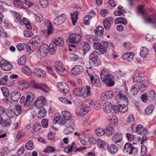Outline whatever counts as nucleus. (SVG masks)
Instances as JSON below:
<instances>
[{
  "instance_id": "4468645a",
  "label": "nucleus",
  "mask_w": 156,
  "mask_h": 156,
  "mask_svg": "<svg viewBox=\"0 0 156 156\" xmlns=\"http://www.w3.org/2000/svg\"><path fill=\"white\" fill-rule=\"evenodd\" d=\"M93 47L95 49L98 50L101 54H105L107 52V49L105 47L100 43H94Z\"/></svg>"
},
{
  "instance_id": "aec40b11",
  "label": "nucleus",
  "mask_w": 156,
  "mask_h": 156,
  "mask_svg": "<svg viewBox=\"0 0 156 156\" xmlns=\"http://www.w3.org/2000/svg\"><path fill=\"white\" fill-rule=\"evenodd\" d=\"M66 17L64 14H62L61 15L57 17L53 20L54 23L58 25L62 24L65 20Z\"/></svg>"
},
{
  "instance_id": "de8ad7c7",
  "label": "nucleus",
  "mask_w": 156,
  "mask_h": 156,
  "mask_svg": "<svg viewBox=\"0 0 156 156\" xmlns=\"http://www.w3.org/2000/svg\"><path fill=\"white\" fill-rule=\"evenodd\" d=\"M106 133L108 135H111L114 134L115 130L112 127L110 126H108L105 128Z\"/></svg>"
},
{
  "instance_id": "e433bc0d",
  "label": "nucleus",
  "mask_w": 156,
  "mask_h": 156,
  "mask_svg": "<svg viewBox=\"0 0 156 156\" xmlns=\"http://www.w3.org/2000/svg\"><path fill=\"white\" fill-rule=\"evenodd\" d=\"M74 129L72 126L66 127L63 130V133L65 134H69L73 132Z\"/></svg>"
},
{
  "instance_id": "0eeeda50",
  "label": "nucleus",
  "mask_w": 156,
  "mask_h": 156,
  "mask_svg": "<svg viewBox=\"0 0 156 156\" xmlns=\"http://www.w3.org/2000/svg\"><path fill=\"white\" fill-rule=\"evenodd\" d=\"M11 12L13 15L15 16L19 23H21L22 25L24 24L27 28L29 30L31 28L30 22L27 19L25 18H23L22 21H21L20 17L17 12L14 11H12Z\"/></svg>"
},
{
  "instance_id": "c9c22d12",
  "label": "nucleus",
  "mask_w": 156,
  "mask_h": 156,
  "mask_svg": "<svg viewBox=\"0 0 156 156\" xmlns=\"http://www.w3.org/2000/svg\"><path fill=\"white\" fill-rule=\"evenodd\" d=\"M88 112V111H86L85 108H77L76 111V114L78 116H81L82 115H84Z\"/></svg>"
},
{
  "instance_id": "9b49d317",
  "label": "nucleus",
  "mask_w": 156,
  "mask_h": 156,
  "mask_svg": "<svg viewBox=\"0 0 156 156\" xmlns=\"http://www.w3.org/2000/svg\"><path fill=\"white\" fill-rule=\"evenodd\" d=\"M132 129L133 132L137 133L139 134H147L148 133V130L141 124L138 125L135 127H132Z\"/></svg>"
},
{
  "instance_id": "4c0bfd02",
  "label": "nucleus",
  "mask_w": 156,
  "mask_h": 156,
  "mask_svg": "<svg viewBox=\"0 0 156 156\" xmlns=\"http://www.w3.org/2000/svg\"><path fill=\"white\" fill-rule=\"evenodd\" d=\"M148 54V50L147 48L145 47H142L140 50V56L143 58H145Z\"/></svg>"
},
{
  "instance_id": "603ef678",
  "label": "nucleus",
  "mask_w": 156,
  "mask_h": 156,
  "mask_svg": "<svg viewBox=\"0 0 156 156\" xmlns=\"http://www.w3.org/2000/svg\"><path fill=\"white\" fill-rule=\"evenodd\" d=\"M25 147L28 150H32L34 147V145L33 142L31 141H29L26 143Z\"/></svg>"
},
{
  "instance_id": "ea45409f",
  "label": "nucleus",
  "mask_w": 156,
  "mask_h": 156,
  "mask_svg": "<svg viewBox=\"0 0 156 156\" xmlns=\"http://www.w3.org/2000/svg\"><path fill=\"white\" fill-rule=\"evenodd\" d=\"M139 86L137 85H135L132 87L130 90V92L132 94L134 95L137 94L138 89H139Z\"/></svg>"
},
{
  "instance_id": "6e6d98bb",
  "label": "nucleus",
  "mask_w": 156,
  "mask_h": 156,
  "mask_svg": "<svg viewBox=\"0 0 156 156\" xmlns=\"http://www.w3.org/2000/svg\"><path fill=\"white\" fill-rule=\"evenodd\" d=\"M41 125L39 123H35L33 127V130L35 132L38 131L41 129Z\"/></svg>"
},
{
  "instance_id": "ddd939ff",
  "label": "nucleus",
  "mask_w": 156,
  "mask_h": 156,
  "mask_svg": "<svg viewBox=\"0 0 156 156\" xmlns=\"http://www.w3.org/2000/svg\"><path fill=\"white\" fill-rule=\"evenodd\" d=\"M45 23L46 24V26L47 29L43 30L42 32L46 36H48L53 33L54 29L52 27L50 22L46 20L45 21Z\"/></svg>"
},
{
  "instance_id": "6ab92c4d",
  "label": "nucleus",
  "mask_w": 156,
  "mask_h": 156,
  "mask_svg": "<svg viewBox=\"0 0 156 156\" xmlns=\"http://www.w3.org/2000/svg\"><path fill=\"white\" fill-rule=\"evenodd\" d=\"M83 71V67L80 65H76L71 69L72 73L74 75H78L82 73Z\"/></svg>"
},
{
  "instance_id": "4d7b16f0",
  "label": "nucleus",
  "mask_w": 156,
  "mask_h": 156,
  "mask_svg": "<svg viewBox=\"0 0 156 156\" xmlns=\"http://www.w3.org/2000/svg\"><path fill=\"white\" fill-rule=\"evenodd\" d=\"M98 144V146L100 148L104 147L106 145L105 142L100 139L97 140Z\"/></svg>"
},
{
  "instance_id": "58836bf2",
  "label": "nucleus",
  "mask_w": 156,
  "mask_h": 156,
  "mask_svg": "<svg viewBox=\"0 0 156 156\" xmlns=\"http://www.w3.org/2000/svg\"><path fill=\"white\" fill-rule=\"evenodd\" d=\"M82 49L85 54L89 51L90 49V46L89 44L86 42H84L82 43Z\"/></svg>"
},
{
  "instance_id": "c756f323",
  "label": "nucleus",
  "mask_w": 156,
  "mask_h": 156,
  "mask_svg": "<svg viewBox=\"0 0 156 156\" xmlns=\"http://www.w3.org/2000/svg\"><path fill=\"white\" fill-rule=\"evenodd\" d=\"M108 151L111 154H115L118 151L117 147L114 144L109 146L108 147Z\"/></svg>"
},
{
  "instance_id": "9d476101",
  "label": "nucleus",
  "mask_w": 156,
  "mask_h": 156,
  "mask_svg": "<svg viewBox=\"0 0 156 156\" xmlns=\"http://www.w3.org/2000/svg\"><path fill=\"white\" fill-rule=\"evenodd\" d=\"M46 101L42 96L37 97L35 100L34 104L36 108L38 109L42 108L45 104Z\"/></svg>"
},
{
  "instance_id": "e2e57ef3",
  "label": "nucleus",
  "mask_w": 156,
  "mask_h": 156,
  "mask_svg": "<svg viewBox=\"0 0 156 156\" xmlns=\"http://www.w3.org/2000/svg\"><path fill=\"white\" fill-rule=\"evenodd\" d=\"M55 149L53 147L51 146H48L44 150V151L45 152L47 153H50L55 151Z\"/></svg>"
},
{
  "instance_id": "f03ea898",
  "label": "nucleus",
  "mask_w": 156,
  "mask_h": 156,
  "mask_svg": "<svg viewBox=\"0 0 156 156\" xmlns=\"http://www.w3.org/2000/svg\"><path fill=\"white\" fill-rule=\"evenodd\" d=\"M108 71L106 68L103 69L101 73V78L108 86H112L115 83L114 78L112 76L108 74Z\"/></svg>"
},
{
  "instance_id": "864d4df0",
  "label": "nucleus",
  "mask_w": 156,
  "mask_h": 156,
  "mask_svg": "<svg viewBox=\"0 0 156 156\" xmlns=\"http://www.w3.org/2000/svg\"><path fill=\"white\" fill-rule=\"evenodd\" d=\"M92 17V16L90 15L87 16H85L83 20L84 23L85 25H88L90 22V20L91 18Z\"/></svg>"
},
{
  "instance_id": "1a4fd4ad",
  "label": "nucleus",
  "mask_w": 156,
  "mask_h": 156,
  "mask_svg": "<svg viewBox=\"0 0 156 156\" xmlns=\"http://www.w3.org/2000/svg\"><path fill=\"white\" fill-rule=\"evenodd\" d=\"M81 39L80 35L75 34H70L67 38V42L75 44L79 42Z\"/></svg>"
},
{
  "instance_id": "a211bd4d",
  "label": "nucleus",
  "mask_w": 156,
  "mask_h": 156,
  "mask_svg": "<svg viewBox=\"0 0 156 156\" xmlns=\"http://www.w3.org/2000/svg\"><path fill=\"white\" fill-rule=\"evenodd\" d=\"M113 92L112 91H105L102 94L101 99L104 101L111 99L113 96Z\"/></svg>"
},
{
  "instance_id": "39448f33",
  "label": "nucleus",
  "mask_w": 156,
  "mask_h": 156,
  "mask_svg": "<svg viewBox=\"0 0 156 156\" xmlns=\"http://www.w3.org/2000/svg\"><path fill=\"white\" fill-rule=\"evenodd\" d=\"M98 52L96 51L92 52L89 55V64L92 66H97L100 65V59L98 57Z\"/></svg>"
},
{
  "instance_id": "3c124183",
  "label": "nucleus",
  "mask_w": 156,
  "mask_h": 156,
  "mask_svg": "<svg viewBox=\"0 0 156 156\" xmlns=\"http://www.w3.org/2000/svg\"><path fill=\"white\" fill-rule=\"evenodd\" d=\"M93 102L91 100H87L83 101V105L85 107H89L93 105Z\"/></svg>"
},
{
  "instance_id": "4be33fe9",
  "label": "nucleus",
  "mask_w": 156,
  "mask_h": 156,
  "mask_svg": "<svg viewBox=\"0 0 156 156\" xmlns=\"http://www.w3.org/2000/svg\"><path fill=\"white\" fill-rule=\"evenodd\" d=\"M20 96L21 93L18 90H14L11 94V98L13 101H18Z\"/></svg>"
},
{
  "instance_id": "f704fd0d",
  "label": "nucleus",
  "mask_w": 156,
  "mask_h": 156,
  "mask_svg": "<svg viewBox=\"0 0 156 156\" xmlns=\"http://www.w3.org/2000/svg\"><path fill=\"white\" fill-rule=\"evenodd\" d=\"M95 34L99 36H101L103 34L104 32V29L102 27L98 26L96 27L94 30Z\"/></svg>"
},
{
  "instance_id": "7ed1b4c3",
  "label": "nucleus",
  "mask_w": 156,
  "mask_h": 156,
  "mask_svg": "<svg viewBox=\"0 0 156 156\" xmlns=\"http://www.w3.org/2000/svg\"><path fill=\"white\" fill-rule=\"evenodd\" d=\"M86 89L87 90L83 89L80 87L77 88L73 90V93L76 96H83L84 98H86L91 95L90 87L88 86H87Z\"/></svg>"
},
{
  "instance_id": "a18cd8bd",
  "label": "nucleus",
  "mask_w": 156,
  "mask_h": 156,
  "mask_svg": "<svg viewBox=\"0 0 156 156\" xmlns=\"http://www.w3.org/2000/svg\"><path fill=\"white\" fill-rule=\"evenodd\" d=\"M154 108V106L152 105L148 106L145 110V113L147 114H150L153 111Z\"/></svg>"
},
{
  "instance_id": "774afa93",
  "label": "nucleus",
  "mask_w": 156,
  "mask_h": 156,
  "mask_svg": "<svg viewBox=\"0 0 156 156\" xmlns=\"http://www.w3.org/2000/svg\"><path fill=\"white\" fill-rule=\"evenodd\" d=\"M26 46V44L24 43H20L17 46V48L19 51L23 50Z\"/></svg>"
},
{
  "instance_id": "6e6552de",
  "label": "nucleus",
  "mask_w": 156,
  "mask_h": 156,
  "mask_svg": "<svg viewBox=\"0 0 156 156\" xmlns=\"http://www.w3.org/2000/svg\"><path fill=\"white\" fill-rule=\"evenodd\" d=\"M57 73L61 76H65L68 73L67 70L63 67V64L60 61H57L55 63Z\"/></svg>"
},
{
  "instance_id": "2eb2a0df",
  "label": "nucleus",
  "mask_w": 156,
  "mask_h": 156,
  "mask_svg": "<svg viewBox=\"0 0 156 156\" xmlns=\"http://www.w3.org/2000/svg\"><path fill=\"white\" fill-rule=\"evenodd\" d=\"M123 137V134L122 133H118L112 137V141L113 143L116 144L121 143L122 141Z\"/></svg>"
},
{
  "instance_id": "f8f14e48",
  "label": "nucleus",
  "mask_w": 156,
  "mask_h": 156,
  "mask_svg": "<svg viewBox=\"0 0 156 156\" xmlns=\"http://www.w3.org/2000/svg\"><path fill=\"white\" fill-rule=\"evenodd\" d=\"M136 151V149L135 147H133L132 144L130 143H126L124 147V152L125 153L129 154H133L134 152Z\"/></svg>"
},
{
  "instance_id": "09e8293b",
  "label": "nucleus",
  "mask_w": 156,
  "mask_h": 156,
  "mask_svg": "<svg viewBox=\"0 0 156 156\" xmlns=\"http://www.w3.org/2000/svg\"><path fill=\"white\" fill-rule=\"evenodd\" d=\"M103 25L105 30H108L110 27V23L108 19L104 20L103 22Z\"/></svg>"
},
{
  "instance_id": "423d86ee",
  "label": "nucleus",
  "mask_w": 156,
  "mask_h": 156,
  "mask_svg": "<svg viewBox=\"0 0 156 156\" xmlns=\"http://www.w3.org/2000/svg\"><path fill=\"white\" fill-rule=\"evenodd\" d=\"M48 46L44 44L41 45L37 50V56L40 59L45 58L48 55Z\"/></svg>"
},
{
  "instance_id": "49530a36",
  "label": "nucleus",
  "mask_w": 156,
  "mask_h": 156,
  "mask_svg": "<svg viewBox=\"0 0 156 156\" xmlns=\"http://www.w3.org/2000/svg\"><path fill=\"white\" fill-rule=\"evenodd\" d=\"M13 3L14 5L17 8H21L23 7L21 0H14Z\"/></svg>"
},
{
  "instance_id": "412c9836",
  "label": "nucleus",
  "mask_w": 156,
  "mask_h": 156,
  "mask_svg": "<svg viewBox=\"0 0 156 156\" xmlns=\"http://www.w3.org/2000/svg\"><path fill=\"white\" fill-rule=\"evenodd\" d=\"M0 67L2 69L6 71H9L12 68V65L5 61L1 62Z\"/></svg>"
},
{
  "instance_id": "13d9d810",
  "label": "nucleus",
  "mask_w": 156,
  "mask_h": 156,
  "mask_svg": "<svg viewBox=\"0 0 156 156\" xmlns=\"http://www.w3.org/2000/svg\"><path fill=\"white\" fill-rule=\"evenodd\" d=\"M25 132L23 130L20 131L18 133L16 137V140L18 141L24 135Z\"/></svg>"
},
{
  "instance_id": "c03bdc74",
  "label": "nucleus",
  "mask_w": 156,
  "mask_h": 156,
  "mask_svg": "<svg viewBox=\"0 0 156 156\" xmlns=\"http://www.w3.org/2000/svg\"><path fill=\"white\" fill-rule=\"evenodd\" d=\"M59 100L62 103L66 105H71L72 102L70 101L68 99L63 97H60L58 98Z\"/></svg>"
},
{
  "instance_id": "dca6fc26",
  "label": "nucleus",
  "mask_w": 156,
  "mask_h": 156,
  "mask_svg": "<svg viewBox=\"0 0 156 156\" xmlns=\"http://www.w3.org/2000/svg\"><path fill=\"white\" fill-rule=\"evenodd\" d=\"M35 98L34 94L32 93H30L28 94L24 102V105L25 106H29L33 103V101Z\"/></svg>"
},
{
  "instance_id": "a19ab883",
  "label": "nucleus",
  "mask_w": 156,
  "mask_h": 156,
  "mask_svg": "<svg viewBox=\"0 0 156 156\" xmlns=\"http://www.w3.org/2000/svg\"><path fill=\"white\" fill-rule=\"evenodd\" d=\"M118 10L115 11L114 13V15L116 16L122 15L124 14L122 7L121 6H119L118 7Z\"/></svg>"
},
{
  "instance_id": "f257e3e1",
  "label": "nucleus",
  "mask_w": 156,
  "mask_h": 156,
  "mask_svg": "<svg viewBox=\"0 0 156 156\" xmlns=\"http://www.w3.org/2000/svg\"><path fill=\"white\" fill-rule=\"evenodd\" d=\"M115 99L117 103L119 105L120 108L123 109L120 112H126L127 109L126 106L129 103L127 98L122 94L119 93L116 96Z\"/></svg>"
},
{
  "instance_id": "bf43d9fd",
  "label": "nucleus",
  "mask_w": 156,
  "mask_h": 156,
  "mask_svg": "<svg viewBox=\"0 0 156 156\" xmlns=\"http://www.w3.org/2000/svg\"><path fill=\"white\" fill-rule=\"evenodd\" d=\"M1 89L5 96L7 97L9 95V91L6 88L2 87L1 88Z\"/></svg>"
},
{
  "instance_id": "338daca9",
  "label": "nucleus",
  "mask_w": 156,
  "mask_h": 156,
  "mask_svg": "<svg viewBox=\"0 0 156 156\" xmlns=\"http://www.w3.org/2000/svg\"><path fill=\"white\" fill-rule=\"evenodd\" d=\"M47 137L49 140H52L55 138V133L53 132H50L48 133Z\"/></svg>"
},
{
  "instance_id": "b1692460",
  "label": "nucleus",
  "mask_w": 156,
  "mask_h": 156,
  "mask_svg": "<svg viewBox=\"0 0 156 156\" xmlns=\"http://www.w3.org/2000/svg\"><path fill=\"white\" fill-rule=\"evenodd\" d=\"M19 88L20 89L23 90L27 89L29 87V83L26 81H20L18 83Z\"/></svg>"
},
{
  "instance_id": "bb28decb",
  "label": "nucleus",
  "mask_w": 156,
  "mask_h": 156,
  "mask_svg": "<svg viewBox=\"0 0 156 156\" xmlns=\"http://www.w3.org/2000/svg\"><path fill=\"white\" fill-rule=\"evenodd\" d=\"M34 72L35 75L38 77H43L45 76V72L41 69H36Z\"/></svg>"
},
{
  "instance_id": "393cba45",
  "label": "nucleus",
  "mask_w": 156,
  "mask_h": 156,
  "mask_svg": "<svg viewBox=\"0 0 156 156\" xmlns=\"http://www.w3.org/2000/svg\"><path fill=\"white\" fill-rule=\"evenodd\" d=\"M113 106L112 104L109 102H106L103 105L104 111L106 113H109L111 112Z\"/></svg>"
},
{
  "instance_id": "c85d7f7f",
  "label": "nucleus",
  "mask_w": 156,
  "mask_h": 156,
  "mask_svg": "<svg viewBox=\"0 0 156 156\" xmlns=\"http://www.w3.org/2000/svg\"><path fill=\"white\" fill-rule=\"evenodd\" d=\"M38 89H40L45 93L49 94L50 91V89L46 84L44 83H40Z\"/></svg>"
},
{
  "instance_id": "7c9ffc66",
  "label": "nucleus",
  "mask_w": 156,
  "mask_h": 156,
  "mask_svg": "<svg viewBox=\"0 0 156 156\" xmlns=\"http://www.w3.org/2000/svg\"><path fill=\"white\" fill-rule=\"evenodd\" d=\"M22 71L25 74L28 76H30L32 74V71L30 67L27 66H23L22 68Z\"/></svg>"
},
{
  "instance_id": "8fccbe9b",
  "label": "nucleus",
  "mask_w": 156,
  "mask_h": 156,
  "mask_svg": "<svg viewBox=\"0 0 156 156\" xmlns=\"http://www.w3.org/2000/svg\"><path fill=\"white\" fill-rule=\"evenodd\" d=\"M95 132L96 134L99 136H102L105 133V130L101 128L97 129Z\"/></svg>"
},
{
  "instance_id": "cd10ccee",
  "label": "nucleus",
  "mask_w": 156,
  "mask_h": 156,
  "mask_svg": "<svg viewBox=\"0 0 156 156\" xmlns=\"http://www.w3.org/2000/svg\"><path fill=\"white\" fill-rule=\"evenodd\" d=\"M134 54L132 52H126L124 53L122 55V58L125 60L129 61L133 58Z\"/></svg>"
},
{
  "instance_id": "473e14b6",
  "label": "nucleus",
  "mask_w": 156,
  "mask_h": 156,
  "mask_svg": "<svg viewBox=\"0 0 156 156\" xmlns=\"http://www.w3.org/2000/svg\"><path fill=\"white\" fill-rule=\"evenodd\" d=\"M115 22L116 24L122 23L124 25H126L127 23L126 20L124 17H118L116 19Z\"/></svg>"
},
{
  "instance_id": "f3484780",
  "label": "nucleus",
  "mask_w": 156,
  "mask_h": 156,
  "mask_svg": "<svg viewBox=\"0 0 156 156\" xmlns=\"http://www.w3.org/2000/svg\"><path fill=\"white\" fill-rule=\"evenodd\" d=\"M59 91L63 93H66L69 91L68 87L67 85L64 82H59L57 85Z\"/></svg>"
},
{
  "instance_id": "20e7f679",
  "label": "nucleus",
  "mask_w": 156,
  "mask_h": 156,
  "mask_svg": "<svg viewBox=\"0 0 156 156\" xmlns=\"http://www.w3.org/2000/svg\"><path fill=\"white\" fill-rule=\"evenodd\" d=\"M40 43V41L38 36L33 37L30 41V43L26 46L27 51L31 53L37 49Z\"/></svg>"
},
{
  "instance_id": "5701e85b",
  "label": "nucleus",
  "mask_w": 156,
  "mask_h": 156,
  "mask_svg": "<svg viewBox=\"0 0 156 156\" xmlns=\"http://www.w3.org/2000/svg\"><path fill=\"white\" fill-rule=\"evenodd\" d=\"M52 42H53L57 46L62 47L64 44V40L60 37L53 38Z\"/></svg>"
},
{
  "instance_id": "72a5a7b5",
  "label": "nucleus",
  "mask_w": 156,
  "mask_h": 156,
  "mask_svg": "<svg viewBox=\"0 0 156 156\" xmlns=\"http://www.w3.org/2000/svg\"><path fill=\"white\" fill-rule=\"evenodd\" d=\"M148 85V81L146 80H143L141 82V84L139 86V89L141 91H144Z\"/></svg>"
},
{
  "instance_id": "a878e982",
  "label": "nucleus",
  "mask_w": 156,
  "mask_h": 156,
  "mask_svg": "<svg viewBox=\"0 0 156 156\" xmlns=\"http://www.w3.org/2000/svg\"><path fill=\"white\" fill-rule=\"evenodd\" d=\"M145 21L147 23L156 22V15H152L144 17Z\"/></svg>"
},
{
  "instance_id": "680f3d73",
  "label": "nucleus",
  "mask_w": 156,
  "mask_h": 156,
  "mask_svg": "<svg viewBox=\"0 0 156 156\" xmlns=\"http://www.w3.org/2000/svg\"><path fill=\"white\" fill-rule=\"evenodd\" d=\"M35 18L36 20L38 22L42 21L43 20L42 16L40 14H37L35 15Z\"/></svg>"
},
{
  "instance_id": "0e129e2a",
  "label": "nucleus",
  "mask_w": 156,
  "mask_h": 156,
  "mask_svg": "<svg viewBox=\"0 0 156 156\" xmlns=\"http://www.w3.org/2000/svg\"><path fill=\"white\" fill-rule=\"evenodd\" d=\"M24 36L26 37H31L33 36V33L30 31L25 30L23 32Z\"/></svg>"
},
{
  "instance_id": "2f4dec72",
  "label": "nucleus",
  "mask_w": 156,
  "mask_h": 156,
  "mask_svg": "<svg viewBox=\"0 0 156 156\" xmlns=\"http://www.w3.org/2000/svg\"><path fill=\"white\" fill-rule=\"evenodd\" d=\"M56 47L57 46L53 42H51L48 47L49 51L50 54H54L55 53L57 49Z\"/></svg>"
},
{
  "instance_id": "79ce46f5",
  "label": "nucleus",
  "mask_w": 156,
  "mask_h": 156,
  "mask_svg": "<svg viewBox=\"0 0 156 156\" xmlns=\"http://www.w3.org/2000/svg\"><path fill=\"white\" fill-rule=\"evenodd\" d=\"M78 14L77 13H75L74 12L71 14V18L72 22L73 25L75 24V23L76 22V20L78 19Z\"/></svg>"
},
{
  "instance_id": "69168bd1",
  "label": "nucleus",
  "mask_w": 156,
  "mask_h": 156,
  "mask_svg": "<svg viewBox=\"0 0 156 156\" xmlns=\"http://www.w3.org/2000/svg\"><path fill=\"white\" fill-rule=\"evenodd\" d=\"M23 6H25L26 8L31 7L33 5V3L31 2L26 1L24 3Z\"/></svg>"
},
{
  "instance_id": "5fc2aeb1",
  "label": "nucleus",
  "mask_w": 156,
  "mask_h": 156,
  "mask_svg": "<svg viewBox=\"0 0 156 156\" xmlns=\"http://www.w3.org/2000/svg\"><path fill=\"white\" fill-rule=\"evenodd\" d=\"M111 124L112 125H116L118 122V119L117 118H110L108 119Z\"/></svg>"
},
{
  "instance_id": "052dcab7",
  "label": "nucleus",
  "mask_w": 156,
  "mask_h": 156,
  "mask_svg": "<svg viewBox=\"0 0 156 156\" xmlns=\"http://www.w3.org/2000/svg\"><path fill=\"white\" fill-rule=\"evenodd\" d=\"M46 110L44 108H43L39 112L38 117H44L45 116Z\"/></svg>"
},
{
  "instance_id": "37998d69",
  "label": "nucleus",
  "mask_w": 156,
  "mask_h": 156,
  "mask_svg": "<svg viewBox=\"0 0 156 156\" xmlns=\"http://www.w3.org/2000/svg\"><path fill=\"white\" fill-rule=\"evenodd\" d=\"M27 56L23 55L18 60V63L20 65H23L26 62Z\"/></svg>"
}]
</instances>
